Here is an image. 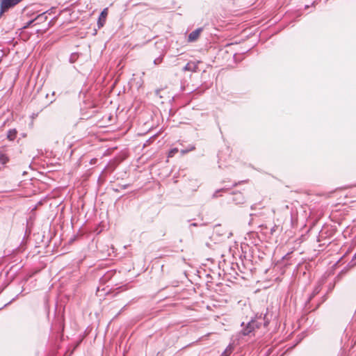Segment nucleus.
Wrapping results in <instances>:
<instances>
[{"instance_id":"1","label":"nucleus","mask_w":356,"mask_h":356,"mask_svg":"<svg viewBox=\"0 0 356 356\" xmlns=\"http://www.w3.org/2000/svg\"><path fill=\"white\" fill-rule=\"evenodd\" d=\"M23 0H1L0 1V17L10 8L22 2Z\"/></svg>"},{"instance_id":"2","label":"nucleus","mask_w":356,"mask_h":356,"mask_svg":"<svg viewBox=\"0 0 356 356\" xmlns=\"http://www.w3.org/2000/svg\"><path fill=\"white\" fill-rule=\"evenodd\" d=\"M259 328V324L256 321H251L246 327L243 330V335L251 334L255 329Z\"/></svg>"},{"instance_id":"3","label":"nucleus","mask_w":356,"mask_h":356,"mask_svg":"<svg viewBox=\"0 0 356 356\" xmlns=\"http://www.w3.org/2000/svg\"><path fill=\"white\" fill-rule=\"evenodd\" d=\"M202 31V28H199V29L192 31L188 35V42H195V40H197L198 39V38L200 37Z\"/></svg>"},{"instance_id":"4","label":"nucleus","mask_w":356,"mask_h":356,"mask_svg":"<svg viewBox=\"0 0 356 356\" xmlns=\"http://www.w3.org/2000/svg\"><path fill=\"white\" fill-rule=\"evenodd\" d=\"M108 15V8H104L101 13L99 19H98V26L99 27H102L106 22V17Z\"/></svg>"},{"instance_id":"5","label":"nucleus","mask_w":356,"mask_h":356,"mask_svg":"<svg viewBox=\"0 0 356 356\" xmlns=\"http://www.w3.org/2000/svg\"><path fill=\"white\" fill-rule=\"evenodd\" d=\"M17 135V131L15 129H10L7 133V138L10 141L14 140Z\"/></svg>"},{"instance_id":"6","label":"nucleus","mask_w":356,"mask_h":356,"mask_svg":"<svg viewBox=\"0 0 356 356\" xmlns=\"http://www.w3.org/2000/svg\"><path fill=\"white\" fill-rule=\"evenodd\" d=\"M9 158L4 154H0V163L2 164H6L8 162Z\"/></svg>"},{"instance_id":"7","label":"nucleus","mask_w":356,"mask_h":356,"mask_svg":"<svg viewBox=\"0 0 356 356\" xmlns=\"http://www.w3.org/2000/svg\"><path fill=\"white\" fill-rule=\"evenodd\" d=\"M179 152L177 148L172 149L168 153V157H173Z\"/></svg>"},{"instance_id":"8","label":"nucleus","mask_w":356,"mask_h":356,"mask_svg":"<svg viewBox=\"0 0 356 356\" xmlns=\"http://www.w3.org/2000/svg\"><path fill=\"white\" fill-rule=\"evenodd\" d=\"M40 17H41V15H38V16H37L34 19L29 21V22L27 23V24H26V25H25V26H24V29H26V28L29 27V26H30L31 24H33L35 20H37L38 19H39Z\"/></svg>"},{"instance_id":"9","label":"nucleus","mask_w":356,"mask_h":356,"mask_svg":"<svg viewBox=\"0 0 356 356\" xmlns=\"http://www.w3.org/2000/svg\"><path fill=\"white\" fill-rule=\"evenodd\" d=\"M193 149H195V147H191L190 149H188V150H184V149H182V150L181 151V153L182 154H186L187 152H188L189 151H192V150H193Z\"/></svg>"},{"instance_id":"10","label":"nucleus","mask_w":356,"mask_h":356,"mask_svg":"<svg viewBox=\"0 0 356 356\" xmlns=\"http://www.w3.org/2000/svg\"><path fill=\"white\" fill-rule=\"evenodd\" d=\"M184 70H189V64H187V65L184 67Z\"/></svg>"},{"instance_id":"11","label":"nucleus","mask_w":356,"mask_h":356,"mask_svg":"<svg viewBox=\"0 0 356 356\" xmlns=\"http://www.w3.org/2000/svg\"><path fill=\"white\" fill-rule=\"evenodd\" d=\"M354 259H356V253L354 255Z\"/></svg>"}]
</instances>
